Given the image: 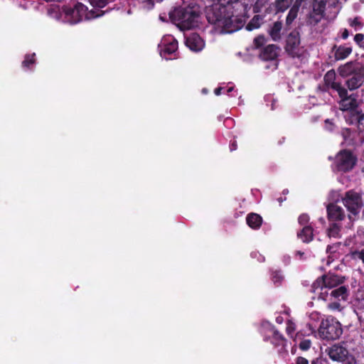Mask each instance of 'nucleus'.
<instances>
[{
    "label": "nucleus",
    "instance_id": "3c124183",
    "mask_svg": "<svg viewBox=\"0 0 364 364\" xmlns=\"http://www.w3.org/2000/svg\"><path fill=\"white\" fill-rule=\"evenodd\" d=\"M223 90V87H218L217 88L215 89L214 90V93L216 95H220L221 93H222V90Z\"/></svg>",
    "mask_w": 364,
    "mask_h": 364
},
{
    "label": "nucleus",
    "instance_id": "bf43d9fd",
    "mask_svg": "<svg viewBox=\"0 0 364 364\" xmlns=\"http://www.w3.org/2000/svg\"><path fill=\"white\" fill-rule=\"evenodd\" d=\"M325 122H326V123H328V122H329V119H326V120L325 121Z\"/></svg>",
    "mask_w": 364,
    "mask_h": 364
},
{
    "label": "nucleus",
    "instance_id": "f8f14e48",
    "mask_svg": "<svg viewBox=\"0 0 364 364\" xmlns=\"http://www.w3.org/2000/svg\"><path fill=\"white\" fill-rule=\"evenodd\" d=\"M364 82V68L347 77L345 85L349 90H355L361 87Z\"/></svg>",
    "mask_w": 364,
    "mask_h": 364
},
{
    "label": "nucleus",
    "instance_id": "a211bd4d",
    "mask_svg": "<svg viewBox=\"0 0 364 364\" xmlns=\"http://www.w3.org/2000/svg\"><path fill=\"white\" fill-rule=\"evenodd\" d=\"M339 97L341 98L340 105L342 107L343 110H345V111L350 110V114L352 113L356 112L355 109L358 106L357 101H356L355 98L352 97L351 95L349 96L348 95V91L346 89V95L339 96Z\"/></svg>",
    "mask_w": 364,
    "mask_h": 364
},
{
    "label": "nucleus",
    "instance_id": "c85d7f7f",
    "mask_svg": "<svg viewBox=\"0 0 364 364\" xmlns=\"http://www.w3.org/2000/svg\"><path fill=\"white\" fill-rule=\"evenodd\" d=\"M293 1L294 0H275V10L277 12H284L291 6Z\"/></svg>",
    "mask_w": 364,
    "mask_h": 364
},
{
    "label": "nucleus",
    "instance_id": "79ce46f5",
    "mask_svg": "<svg viewBox=\"0 0 364 364\" xmlns=\"http://www.w3.org/2000/svg\"><path fill=\"white\" fill-rule=\"evenodd\" d=\"M353 255L357 257L364 263V249L361 250L360 251H355L353 252Z\"/></svg>",
    "mask_w": 364,
    "mask_h": 364
},
{
    "label": "nucleus",
    "instance_id": "cd10ccee",
    "mask_svg": "<svg viewBox=\"0 0 364 364\" xmlns=\"http://www.w3.org/2000/svg\"><path fill=\"white\" fill-rule=\"evenodd\" d=\"M238 1L239 0H218V3L217 4L213 5L209 9L224 8L228 10L232 11V5L235 3H237Z\"/></svg>",
    "mask_w": 364,
    "mask_h": 364
},
{
    "label": "nucleus",
    "instance_id": "4be33fe9",
    "mask_svg": "<svg viewBox=\"0 0 364 364\" xmlns=\"http://www.w3.org/2000/svg\"><path fill=\"white\" fill-rule=\"evenodd\" d=\"M325 14L311 10L306 16V24L310 26H316L324 18Z\"/></svg>",
    "mask_w": 364,
    "mask_h": 364
},
{
    "label": "nucleus",
    "instance_id": "dca6fc26",
    "mask_svg": "<svg viewBox=\"0 0 364 364\" xmlns=\"http://www.w3.org/2000/svg\"><path fill=\"white\" fill-rule=\"evenodd\" d=\"M185 43L190 50L195 52L200 51L205 46L203 40L196 33H191L187 36Z\"/></svg>",
    "mask_w": 364,
    "mask_h": 364
},
{
    "label": "nucleus",
    "instance_id": "c03bdc74",
    "mask_svg": "<svg viewBox=\"0 0 364 364\" xmlns=\"http://www.w3.org/2000/svg\"><path fill=\"white\" fill-rule=\"evenodd\" d=\"M350 134H351V130L348 128L343 129L342 132V135L345 140H347V139L350 137Z\"/></svg>",
    "mask_w": 364,
    "mask_h": 364
},
{
    "label": "nucleus",
    "instance_id": "58836bf2",
    "mask_svg": "<svg viewBox=\"0 0 364 364\" xmlns=\"http://www.w3.org/2000/svg\"><path fill=\"white\" fill-rule=\"evenodd\" d=\"M309 220H310V218L308 214L306 213H302L301 214L299 218H298V223L302 225L303 227L306 226V225H309Z\"/></svg>",
    "mask_w": 364,
    "mask_h": 364
},
{
    "label": "nucleus",
    "instance_id": "412c9836",
    "mask_svg": "<svg viewBox=\"0 0 364 364\" xmlns=\"http://www.w3.org/2000/svg\"><path fill=\"white\" fill-rule=\"evenodd\" d=\"M349 124L356 123L360 132H364V114L355 112L346 119Z\"/></svg>",
    "mask_w": 364,
    "mask_h": 364
},
{
    "label": "nucleus",
    "instance_id": "09e8293b",
    "mask_svg": "<svg viewBox=\"0 0 364 364\" xmlns=\"http://www.w3.org/2000/svg\"><path fill=\"white\" fill-rule=\"evenodd\" d=\"M304 1V0H295L292 6L299 10L300 6H301V4Z\"/></svg>",
    "mask_w": 364,
    "mask_h": 364
},
{
    "label": "nucleus",
    "instance_id": "052dcab7",
    "mask_svg": "<svg viewBox=\"0 0 364 364\" xmlns=\"http://www.w3.org/2000/svg\"><path fill=\"white\" fill-rule=\"evenodd\" d=\"M348 218L350 220H351V215H348Z\"/></svg>",
    "mask_w": 364,
    "mask_h": 364
},
{
    "label": "nucleus",
    "instance_id": "de8ad7c7",
    "mask_svg": "<svg viewBox=\"0 0 364 364\" xmlns=\"http://www.w3.org/2000/svg\"><path fill=\"white\" fill-rule=\"evenodd\" d=\"M349 36V31L347 28H344L342 31H341V38L343 39V40H346L348 38Z\"/></svg>",
    "mask_w": 364,
    "mask_h": 364
},
{
    "label": "nucleus",
    "instance_id": "c756f323",
    "mask_svg": "<svg viewBox=\"0 0 364 364\" xmlns=\"http://www.w3.org/2000/svg\"><path fill=\"white\" fill-rule=\"evenodd\" d=\"M36 54H26L22 61V68L26 70H31L32 66L36 63Z\"/></svg>",
    "mask_w": 364,
    "mask_h": 364
},
{
    "label": "nucleus",
    "instance_id": "37998d69",
    "mask_svg": "<svg viewBox=\"0 0 364 364\" xmlns=\"http://www.w3.org/2000/svg\"><path fill=\"white\" fill-rule=\"evenodd\" d=\"M328 307L332 310H340L341 304L338 302H331L328 304Z\"/></svg>",
    "mask_w": 364,
    "mask_h": 364
},
{
    "label": "nucleus",
    "instance_id": "f3484780",
    "mask_svg": "<svg viewBox=\"0 0 364 364\" xmlns=\"http://www.w3.org/2000/svg\"><path fill=\"white\" fill-rule=\"evenodd\" d=\"M331 50L336 60H342L347 58L351 54L353 48L349 44L334 45Z\"/></svg>",
    "mask_w": 364,
    "mask_h": 364
},
{
    "label": "nucleus",
    "instance_id": "20e7f679",
    "mask_svg": "<svg viewBox=\"0 0 364 364\" xmlns=\"http://www.w3.org/2000/svg\"><path fill=\"white\" fill-rule=\"evenodd\" d=\"M345 281V277L328 272L318 277L313 282L311 287V291L315 293L317 290H322L323 288L332 289L343 284Z\"/></svg>",
    "mask_w": 364,
    "mask_h": 364
},
{
    "label": "nucleus",
    "instance_id": "b1692460",
    "mask_svg": "<svg viewBox=\"0 0 364 364\" xmlns=\"http://www.w3.org/2000/svg\"><path fill=\"white\" fill-rule=\"evenodd\" d=\"M341 246V242H336L333 245H328L326 247V252L328 254L326 264L329 265L335 259L338 257V250Z\"/></svg>",
    "mask_w": 364,
    "mask_h": 364
},
{
    "label": "nucleus",
    "instance_id": "4468645a",
    "mask_svg": "<svg viewBox=\"0 0 364 364\" xmlns=\"http://www.w3.org/2000/svg\"><path fill=\"white\" fill-rule=\"evenodd\" d=\"M280 48L274 44H269L262 48L259 58L264 61L276 60L279 54Z\"/></svg>",
    "mask_w": 364,
    "mask_h": 364
},
{
    "label": "nucleus",
    "instance_id": "9b49d317",
    "mask_svg": "<svg viewBox=\"0 0 364 364\" xmlns=\"http://www.w3.org/2000/svg\"><path fill=\"white\" fill-rule=\"evenodd\" d=\"M160 47L161 56L167 58L178 50V41L172 36H169L162 40Z\"/></svg>",
    "mask_w": 364,
    "mask_h": 364
},
{
    "label": "nucleus",
    "instance_id": "2f4dec72",
    "mask_svg": "<svg viewBox=\"0 0 364 364\" xmlns=\"http://www.w3.org/2000/svg\"><path fill=\"white\" fill-rule=\"evenodd\" d=\"M327 0H313L312 9L325 14Z\"/></svg>",
    "mask_w": 364,
    "mask_h": 364
},
{
    "label": "nucleus",
    "instance_id": "393cba45",
    "mask_svg": "<svg viewBox=\"0 0 364 364\" xmlns=\"http://www.w3.org/2000/svg\"><path fill=\"white\" fill-rule=\"evenodd\" d=\"M282 28V23L276 21L273 23L272 26L268 31L269 35L274 41H277L281 38V31Z\"/></svg>",
    "mask_w": 364,
    "mask_h": 364
},
{
    "label": "nucleus",
    "instance_id": "0eeeda50",
    "mask_svg": "<svg viewBox=\"0 0 364 364\" xmlns=\"http://www.w3.org/2000/svg\"><path fill=\"white\" fill-rule=\"evenodd\" d=\"M356 156L350 150H341L336 156L335 165L338 171L348 172L355 166Z\"/></svg>",
    "mask_w": 364,
    "mask_h": 364
},
{
    "label": "nucleus",
    "instance_id": "a878e982",
    "mask_svg": "<svg viewBox=\"0 0 364 364\" xmlns=\"http://www.w3.org/2000/svg\"><path fill=\"white\" fill-rule=\"evenodd\" d=\"M270 341L275 347H277L279 346H284L286 339L278 330L274 328L272 329V336Z\"/></svg>",
    "mask_w": 364,
    "mask_h": 364
},
{
    "label": "nucleus",
    "instance_id": "f257e3e1",
    "mask_svg": "<svg viewBox=\"0 0 364 364\" xmlns=\"http://www.w3.org/2000/svg\"><path fill=\"white\" fill-rule=\"evenodd\" d=\"M206 18L209 23L221 28L223 33H233L244 26L242 17L234 15L232 11L224 8L208 9Z\"/></svg>",
    "mask_w": 364,
    "mask_h": 364
},
{
    "label": "nucleus",
    "instance_id": "6ab92c4d",
    "mask_svg": "<svg viewBox=\"0 0 364 364\" xmlns=\"http://www.w3.org/2000/svg\"><path fill=\"white\" fill-rule=\"evenodd\" d=\"M297 237L304 243H309L314 239V228L311 225H306L297 232Z\"/></svg>",
    "mask_w": 364,
    "mask_h": 364
},
{
    "label": "nucleus",
    "instance_id": "49530a36",
    "mask_svg": "<svg viewBox=\"0 0 364 364\" xmlns=\"http://www.w3.org/2000/svg\"><path fill=\"white\" fill-rule=\"evenodd\" d=\"M296 364H309V361L304 357H298L296 360Z\"/></svg>",
    "mask_w": 364,
    "mask_h": 364
},
{
    "label": "nucleus",
    "instance_id": "864d4df0",
    "mask_svg": "<svg viewBox=\"0 0 364 364\" xmlns=\"http://www.w3.org/2000/svg\"><path fill=\"white\" fill-rule=\"evenodd\" d=\"M234 87H230L227 89V93H230L232 91H233Z\"/></svg>",
    "mask_w": 364,
    "mask_h": 364
},
{
    "label": "nucleus",
    "instance_id": "603ef678",
    "mask_svg": "<svg viewBox=\"0 0 364 364\" xmlns=\"http://www.w3.org/2000/svg\"><path fill=\"white\" fill-rule=\"evenodd\" d=\"M286 197H279L277 200L279 203V205L282 203L283 201L286 200Z\"/></svg>",
    "mask_w": 364,
    "mask_h": 364
},
{
    "label": "nucleus",
    "instance_id": "bb28decb",
    "mask_svg": "<svg viewBox=\"0 0 364 364\" xmlns=\"http://www.w3.org/2000/svg\"><path fill=\"white\" fill-rule=\"evenodd\" d=\"M263 18L259 15H255L246 25V29L249 31L259 28L262 23Z\"/></svg>",
    "mask_w": 364,
    "mask_h": 364
},
{
    "label": "nucleus",
    "instance_id": "13d9d810",
    "mask_svg": "<svg viewBox=\"0 0 364 364\" xmlns=\"http://www.w3.org/2000/svg\"><path fill=\"white\" fill-rule=\"evenodd\" d=\"M160 19H161V21H166V20H165V18H164V17H162L161 16H160Z\"/></svg>",
    "mask_w": 364,
    "mask_h": 364
},
{
    "label": "nucleus",
    "instance_id": "8fccbe9b",
    "mask_svg": "<svg viewBox=\"0 0 364 364\" xmlns=\"http://www.w3.org/2000/svg\"><path fill=\"white\" fill-rule=\"evenodd\" d=\"M294 328L292 326V325L289 324L288 326L287 327V333L289 335L292 332H294Z\"/></svg>",
    "mask_w": 364,
    "mask_h": 364
},
{
    "label": "nucleus",
    "instance_id": "2eb2a0df",
    "mask_svg": "<svg viewBox=\"0 0 364 364\" xmlns=\"http://www.w3.org/2000/svg\"><path fill=\"white\" fill-rule=\"evenodd\" d=\"M362 68H363V67L360 65L358 63L353 61H349L340 65L338 68V73L342 77L347 78Z\"/></svg>",
    "mask_w": 364,
    "mask_h": 364
},
{
    "label": "nucleus",
    "instance_id": "473e14b6",
    "mask_svg": "<svg viewBox=\"0 0 364 364\" xmlns=\"http://www.w3.org/2000/svg\"><path fill=\"white\" fill-rule=\"evenodd\" d=\"M341 227L338 224L333 223L332 224L330 225L328 229V235L329 236V237H339Z\"/></svg>",
    "mask_w": 364,
    "mask_h": 364
},
{
    "label": "nucleus",
    "instance_id": "4c0bfd02",
    "mask_svg": "<svg viewBox=\"0 0 364 364\" xmlns=\"http://www.w3.org/2000/svg\"><path fill=\"white\" fill-rule=\"evenodd\" d=\"M283 279L280 271H273L272 272V280L277 286L279 285Z\"/></svg>",
    "mask_w": 364,
    "mask_h": 364
},
{
    "label": "nucleus",
    "instance_id": "f03ea898",
    "mask_svg": "<svg viewBox=\"0 0 364 364\" xmlns=\"http://www.w3.org/2000/svg\"><path fill=\"white\" fill-rule=\"evenodd\" d=\"M169 18L183 29H191L198 23L199 13L193 7H177L169 12Z\"/></svg>",
    "mask_w": 364,
    "mask_h": 364
},
{
    "label": "nucleus",
    "instance_id": "a19ab883",
    "mask_svg": "<svg viewBox=\"0 0 364 364\" xmlns=\"http://www.w3.org/2000/svg\"><path fill=\"white\" fill-rule=\"evenodd\" d=\"M311 342L309 339L303 340L299 343V348L302 350H307L310 348Z\"/></svg>",
    "mask_w": 364,
    "mask_h": 364
},
{
    "label": "nucleus",
    "instance_id": "a18cd8bd",
    "mask_svg": "<svg viewBox=\"0 0 364 364\" xmlns=\"http://www.w3.org/2000/svg\"><path fill=\"white\" fill-rule=\"evenodd\" d=\"M229 147H230V151H235L237 149V141L235 139L231 141L230 143Z\"/></svg>",
    "mask_w": 364,
    "mask_h": 364
},
{
    "label": "nucleus",
    "instance_id": "1a4fd4ad",
    "mask_svg": "<svg viewBox=\"0 0 364 364\" xmlns=\"http://www.w3.org/2000/svg\"><path fill=\"white\" fill-rule=\"evenodd\" d=\"M87 10V7L82 3L77 2L73 7H65L63 11L65 18L71 24L80 22Z\"/></svg>",
    "mask_w": 364,
    "mask_h": 364
},
{
    "label": "nucleus",
    "instance_id": "423d86ee",
    "mask_svg": "<svg viewBox=\"0 0 364 364\" xmlns=\"http://www.w3.org/2000/svg\"><path fill=\"white\" fill-rule=\"evenodd\" d=\"M341 201L347 210L354 216L358 215L363 205L361 195L354 190L346 191L341 198Z\"/></svg>",
    "mask_w": 364,
    "mask_h": 364
},
{
    "label": "nucleus",
    "instance_id": "7c9ffc66",
    "mask_svg": "<svg viewBox=\"0 0 364 364\" xmlns=\"http://www.w3.org/2000/svg\"><path fill=\"white\" fill-rule=\"evenodd\" d=\"M111 11V9H107L106 11L103 10H98L95 11L94 9H91L90 11H88V9L86 11V14H85V18L86 20H90L96 18H99L101 16H103L106 13Z\"/></svg>",
    "mask_w": 364,
    "mask_h": 364
},
{
    "label": "nucleus",
    "instance_id": "ddd939ff",
    "mask_svg": "<svg viewBox=\"0 0 364 364\" xmlns=\"http://www.w3.org/2000/svg\"><path fill=\"white\" fill-rule=\"evenodd\" d=\"M326 211L329 221H341L346 217L343 209L336 203H329L326 207Z\"/></svg>",
    "mask_w": 364,
    "mask_h": 364
},
{
    "label": "nucleus",
    "instance_id": "e433bc0d",
    "mask_svg": "<svg viewBox=\"0 0 364 364\" xmlns=\"http://www.w3.org/2000/svg\"><path fill=\"white\" fill-rule=\"evenodd\" d=\"M349 25L354 28L355 31H358L363 28L364 23L360 21V18L358 16L355 17L353 20H350Z\"/></svg>",
    "mask_w": 364,
    "mask_h": 364
},
{
    "label": "nucleus",
    "instance_id": "aec40b11",
    "mask_svg": "<svg viewBox=\"0 0 364 364\" xmlns=\"http://www.w3.org/2000/svg\"><path fill=\"white\" fill-rule=\"evenodd\" d=\"M262 218L257 213H251L246 217L247 224L250 228L254 230L259 229L262 224Z\"/></svg>",
    "mask_w": 364,
    "mask_h": 364
},
{
    "label": "nucleus",
    "instance_id": "72a5a7b5",
    "mask_svg": "<svg viewBox=\"0 0 364 364\" xmlns=\"http://www.w3.org/2000/svg\"><path fill=\"white\" fill-rule=\"evenodd\" d=\"M299 9L291 6L286 18L287 25H291L292 22L296 18L299 13Z\"/></svg>",
    "mask_w": 364,
    "mask_h": 364
},
{
    "label": "nucleus",
    "instance_id": "5701e85b",
    "mask_svg": "<svg viewBox=\"0 0 364 364\" xmlns=\"http://www.w3.org/2000/svg\"><path fill=\"white\" fill-rule=\"evenodd\" d=\"M348 295L349 290L348 288L346 286H341L337 289H334L330 293V296L338 301L346 300L348 297Z\"/></svg>",
    "mask_w": 364,
    "mask_h": 364
},
{
    "label": "nucleus",
    "instance_id": "9d476101",
    "mask_svg": "<svg viewBox=\"0 0 364 364\" xmlns=\"http://www.w3.org/2000/svg\"><path fill=\"white\" fill-rule=\"evenodd\" d=\"M336 75L334 70H328L323 77L325 85L336 91L338 96L346 95V88L339 82H336Z\"/></svg>",
    "mask_w": 364,
    "mask_h": 364
},
{
    "label": "nucleus",
    "instance_id": "4d7b16f0",
    "mask_svg": "<svg viewBox=\"0 0 364 364\" xmlns=\"http://www.w3.org/2000/svg\"><path fill=\"white\" fill-rule=\"evenodd\" d=\"M288 192H289V191H288V190H287V189H285V190H284V191H283V193H284V194L288 193Z\"/></svg>",
    "mask_w": 364,
    "mask_h": 364
},
{
    "label": "nucleus",
    "instance_id": "6e6552de",
    "mask_svg": "<svg viewBox=\"0 0 364 364\" xmlns=\"http://www.w3.org/2000/svg\"><path fill=\"white\" fill-rule=\"evenodd\" d=\"M329 358L343 364H357L355 356L341 344H334L328 350Z\"/></svg>",
    "mask_w": 364,
    "mask_h": 364
},
{
    "label": "nucleus",
    "instance_id": "5fc2aeb1",
    "mask_svg": "<svg viewBox=\"0 0 364 364\" xmlns=\"http://www.w3.org/2000/svg\"><path fill=\"white\" fill-rule=\"evenodd\" d=\"M304 252H301V251H297V252H296V255H299V256H300V257H301L304 255Z\"/></svg>",
    "mask_w": 364,
    "mask_h": 364
},
{
    "label": "nucleus",
    "instance_id": "6e6d98bb",
    "mask_svg": "<svg viewBox=\"0 0 364 364\" xmlns=\"http://www.w3.org/2000/svg\"><path fill=\"white\" fill-rule=\"evenodd\" d=\"M277 322V323H282V318L281 317H277V319H276Z\"/></svg>",
    "mask_w": 364,
    "mask_h": 364
},
{
    "label": "nucleus",
    "instance_id": "c9c22d12",
    "mask_svg": "<svg viewBox=\"0 0 364 364\" xmlns=\"http://www.w3.org/2000/svg\"><path fill=\"white\" fill-rule=\"evenodd\" d=\"M267 42V39L264 35H259L254 38L253 44L254 47L256 49L262 48L265 43Z\"/></svg>",
    "mask_w": 364,
    "mask_h": 364
},
{
    "label": "nucleus",
    "instance_id": "7ed1b4c3",
    "mask_svg": "<svg viewBox=\"0 0 364 364\" xmlns=\"http://www.w3.org/2000/svg\"><path fill=\"white\" fill-rule=\"evenodd\" d=\"M342 333V325L335 317L328 316L322 318L318 328V335L321 339L334 341L338 339Z\"/></svg>",
    "mask_w": 364,
    "mask_h": 364
},
{
    "label": "nucleus",
    "instance_id": "f704fd0d",
    "mask_svg": "<svg viewBox=\"0 0 364 364\" xmlns=\"http://www.w3.org/2000/svg\"><path fill=\"white\" fill-rule=\"evenodd\" d=\"M110 0H89V3L94 8L103 9L109 3Z\"/></svg>",
    "mask_w": 364,
    "mask_h": 364
},
{
    "label": "nucleus",
    "instance_id": "39448f33",
    "mask_svg": "<svg viewBox=\"0 0 364 364\" xmlns=\"http://www.w3.org/2000/svg\"><path fill=\"white\" fill-rule=\"evenodd\" d=\"M300 44V33L294 29L288 34L286 38L284 49L288 55L293 58H300L304 53L303 48Z\"/></svg>",
    "mask_w": 364,
    "mask_h": 364
},
{
    "label": "nucleus",
    "instance_id": "ea45409f",
    "mask_svg": "<svg viewBox=\"0 0 364 364\" xmlns=\"http://www.w3.org/2000/svg\"><path fill=\"white\" fill-rule=\"evenodd\" d=\"M354 41L360 48L364 49V34H355L354 36Z\"/></svg>",
    "mask_w": 364,
    "mask_h": 364
}]
</instances>
